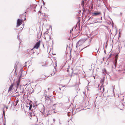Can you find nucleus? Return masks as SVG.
<instances>
[{"label": "nucleus", "instance_id": "nucleus-1", "mask_svg": "<svg viewBox=\"0 0 125 125\" xmlns=\"http://www.w3.org/2000/svg\"><path fill=\"white\" fill-rule=\"evenodd\" d=\"M40 42H37L36 43L35 46L32 49V50H33L34 48H36L37 49H38L40 46Z\"/></svg>", "mask_w": 125, "mask_h": 125}, {"label": "nucleus", "instance_id": "nucleus-2", "mask_svg": "<svg viewBox=\"0 0 125 125\" xmlns=\"http://www.w3.org/2000/svg\"><path fill=\"white\" fill-rule=\"evenodd\" d=\"M22 23V21L21 19H18L17 21V26H19Z\"/></svg>", "mask_w": 125, "mask_h": 125}, {"label": "nucleus", "instance_id": "nucleus-3", "mask_svg": "<svg viewBox=\"0 0 125 125\" xmlns=\"http://www.w3.org/2000/svg\"><path fill=\"white\" fill-rule=\"evenodd\" d=\"M13 86V84H11L9 89V91H10L12 89Z\"/></svg>", "mask_w": 125, "mask_h": 125}, {"label": "nucleus", "instance_id": "nucleus-4", "mask_svg": "<svg viewBox=\"0 0 125 125\" xmlns=\"http://www.w3.org/2000/svg\"><path fill=\"white\" fill-rule=\"evenodd\" d=\"M100 14V12H94V13L93 15H95V16H96L97 15H99Z\"/></svg>", "mask_w": 125, "mask_h": 125}, {"label": "nucleus", "instance_id": "nucleus-5", "mask_svg": "<svg viewBox=\"0 0 125 125\" xmlns=\"http://www.w3.org/2000/svg\"><path fill=\"white\" fill-rule=\"evenodd\" d=\"M117 56H118V55H116L115 56V61H116L115 63V66H116V63L117 62Z\"/></svg>", "mask_w": 125, "mask_h": 125}, {"label": "nucleus", "instance_id": "nucleus-6", "mask_svg": "<svg viewBox=\"0 0 125 125\" xmlns=\"http://www.w3.org/2000/svg\"><path fill=\"white\" fill-rule=\"evenodd\" d=\"M48 37H49V39H48V40H49L50 39V36L48 35Z\"/></svg>", "mask_w": 125, "mask_h": 125}, {"label": "nucleus", "instance_id": "nucleus-7", "mask_svg": "<svg viewBox=\"0 0 125 125\" xmlns=\"http://www.w3.org/2000/svg\"><path fill=\"white\" fill-rule=\"evenodd\" d=\"M82 42V41L81 40H80L79 42H78V43L79 44V43H80L81 42Z\"/></svg>", "mask_w": 125, "mask_h": 125}, {"label": "nucleus", "instance_id": "nucleus-8", "mask_svg": "<svg viewBox=\"0 0 125 125\" xmlns=\"http://www.w3.org/2000/svg\"><path fill=\"white\" fill-rule=\"evenodd\" d=\"M53 121L54 122L55 121V119H53Z\"/></svg>", "mask_w": 125, "mask_h": 125}, {"label": "nucleus", "instance_id": "nucleus-9", "mask_svg": "<svg viewBox=\"0 0 125 125\" xmlns=\"http://www.w3.org/2000/svg\"><path fill=\"white\" fill-rule=\"evenodd\" d=\"M31 106H30V108H29L30 109H31Z\"/></svg>", "mask_w": 125, "mask_h": 125}, {"label": "nucleus", "instance_id": "nucleus-10", "mask_svg": "<svg viewBox=\"0 0 125 125\" xmlns=\"http://www.w3.org/2000/svg\"><path fill=\"white\" fill-rule=\"evenodd\" d=\"M19 83H17V85H19Z\"/></svg>", "mask_w": 125, "mask_h": 125}, {"label": "nucleus", "instance_id": "nucleus-11", "mask_svg": "<svg viewBox=\"0 0 125 125\" xmlns=\"http://www.w3.org/2000/svg\"><path fill=\"white\" fill-rule=\"evenodd\" d=\"M48 89L49 90V88H48Z\"/></svg>", "mask_w": 125, "mask_h": 125}, {"label": "nucleus", "instance_id": "nucleus-12", "mask_svg": "<svg viewBox=\"0 0 125 125\" xmlns=\"http://www.w3.org/2000/svg\"><path fill=\"white\" fill-rule=\"evenodd\" d=\"M45 39L46 40V38L45 37Z\"/></svg>", "mask_w": 125, "mask_h": 125}]
</instances>
